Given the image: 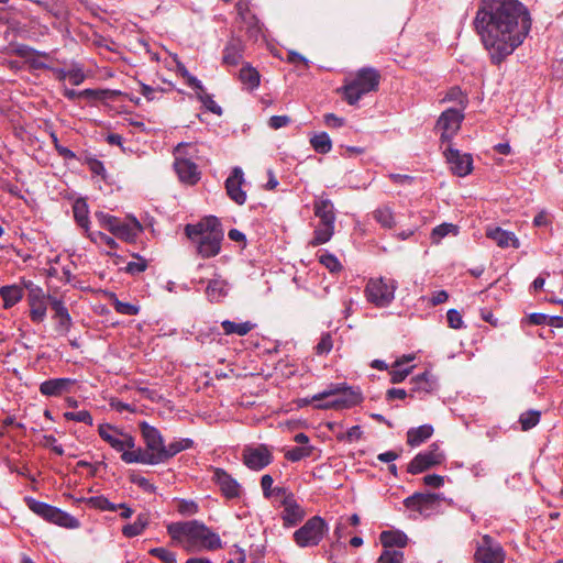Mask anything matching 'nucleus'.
<instances>
[{"label": "nucleus", "instance_id": "40", "mask_svg": "<svg viewBox=\"0 0 563 563\" xmlns=\"http://www.w3.org/2000/svg\"><path fill=\"white\" fill-rule=\"evenodd\" d=\"M88 507L100 511H118L117 504L110 501L106 496H92L86 499Z\"/></svg>", "mask_w": 563, "mask_h": 563}, {"label": "nucleus", "instance_id": "50", "mask_svg": "<svg viewBox=\"0 0 563 563\" xmlns=\"http://www.w3.org/2000/svg\"><path fill=\"white\" fill-rule=\"evenodd\" d=\"M12 53L19 57L26 58V60L32 56H43L47 57L48 55L46 53H41L32 48L31 46H27L25 44H18L12 47Z\"/></svg>", "mask_w": 563, "mask_h": 563}, {"label": "nucleus", "instance_id": "13", "mask_svg": "<svg viewBox=\"0 0 563 563\" xmlns=\"http://www.w3.org/2000/svg\"><path fill=\"white\" fill-rule=\"evenodd\" d=\"M273 450L269 445L247 444L242 450V462L251 471L260 472L272 464Z\"/></svg>", "mask_w": 563, "mask_h": 563}, {"label": "nucleus", "instance_id": "48", "mask_svg": "<svg viewBox=\"0 0 563 563\" xmlns=\"http://www.w3.org/2000/svg\"><path fill=\"white\" fill-rule=\"evenodd\" d=\"M333 347L332 335L329 332L322 333L319 342L314 346L317 355H327Z\"/></svg>", "mask_w": 563, "mask_h": 563}, {"label": "nucleus", "instance_id": "23", "mask_svg": "<svg viewBox=\"0 0 563 563\" xmlns=\"http://www.w3.org/2000/svg\"><path fill=\"white\" fill-rule=\"evenodd\" d=\"M279 507L284 508L282 519L285 527H295L305 517V510L297 503L295 495H288V499L280 500Z\"/></svg>", "mask_w": 563, "mask_h": 563}, {"label": "nucleus", "instance_id": "33", "mask_svg": "<svg viewBox=\"0 0 563 563\" xmlns=\"http://www.w3.org/2000/svg\"><path fill=\"white\" fill-rule=\"evenodd\" d=\"M73 213L76 223L85 230L87 234L90 230L89 208L84 198H78L73 205Z\"/></svg>", "mask_w": 563, "mask_h": 563}, {"label": "nucleus", "instance_id": "28", "mask_svg": "<svg viewBox=\"0 0 563 563\" xmlns=\"http://www.w3.org/2000/svg\"><path fill=\"white\" fill-rule=\"evenodd\" d=\"M244 45L240 40H231L223 49L222 62L228 66H236L243 58Z\"/></svg>", "mask_w": 563, "mask_h": 563}, {"label": "nucleus", "instance_id": "47", "mask_svg": "<svg viewBox=\"0 0 563 563\" xmlns=\"http://www.w3.org/2000/svg\"><path fill=\"white\" fill-rule=\"evenodd\" d=\"M64 418L67 421H76V422H82L88 426L93 424L92 416L88 410H80V411H66L64 413Z\"/></svg>", "mask_w": 563, "mask_h": 563}, {"label": "nucleus", "instance_id": "30", "mask_svg": "<svg viewBox=\"0 0 563 563\" xmlns=\"http://www.w3.org/2000/svg\"><path fill=\"white\" fill-rule=\"evenodd\" d=\"M411 388H410V396L415 397V394H418L419 396L421 394L426 395L431 393L434 389V380L432 379V376L424 372L420 375H417L411 379Z\"/></svg>", "mask_w": 563, "mask_h": 563}, {"label": "nucleus", "instance_id": "51", "mask_svg": "<svg viewBox=\"0 0 563 563\" xmlns=\"http://www.w3.org/2000/svg\"><path fill=\"white\" fill-rule=\"evenodd\" d=\"M86 76L82 67L79 64H73L71 68L67 69V79L74 86H79L84 82Z\"/></svg>", "mask_w": 563, "mask_h": 563}, {"label": "nucleus", "instance_id": "6", "mask_svg": "<svg viewBox=\"0 0 563 563\" xmlns=\"http://www.w3.org/2000/svg\"><path fill=\"white\" fill-rule=\"evenodd\" d=\"M313 213L320 222L314 229L310 245L318 246L331 240L334 234V223L336 219L334 205L324 192L314 197Z\"/></svg>", "mask_w": 563, "mask_h": 563}, {"label": "nucleus", "instance_id": "59", "mask_svg": "<svg viewBox=\"0 0 563 563\" xmlns=\"http://www.w3.org/2000/svg\"><path fill=\"white\" fill-rule=\"evenodd\" d=\"M320 263L324 265L331 273L341 271L342 265L333 254H323L320 256Z\"/></svg>", "mask_w": 563, "mask_h": 563}, {"label": "nucleus", "instance_id": "11", "mask_svg": "<svg viewBox=\"0 0 563 563\" xmlns=\"http://www.w3.org/2000/svg\"><path fill=\"white\" fill-rule=\"evenodd\" d=\"M327 531L325 520L320 516H313L294 532V541L300 548L316 547L322 541Z\"/></svg>", "mask_w": 563, "mask_h": 563}, {"label": "nucleus", "instance_id": "53", "mask_svg": "<svg viewBox=\"0 0 563 563\" xmlns=\"http://www.w3.org/2000/svg\"><path fill=\"white\" fill-rule=\"evenodd\" d=\"M82 163L89 167L93 175L101 176L103 179L106 178V168L101 161L91 156H85Z\"/></svg>", "mask_w": 563, "mask_h": 563}, {"label": "nucleus", "instance_id": "54", "mask_svg": "<svg viewBox=\"0 0 563 563\" xmlns=\"http://www.w3.org/2000/svg\"><path fill=\"white\" fill-rule=\"evenodd\" d=\"M113 308L118 313L125 316H136L140 311V308L137 306L132 305L130 302L120 301L117 298L113 301Z\"/></svg>", "mask_w": 563, "mask_h": 563}, {"label": "nucleus", "instance_id": "15", "mask_svg": "<svg viewBox=\"0 0 563 563\" xmlns=\"http://www.w3.org/2000/svg\"><path fill=\"white\" fill-rule=\"evenodd\" d=\"M22 285L29 290L27 303L30 307V318L34 323H41L46 318L47 297L43 289L33 284L32 280H22Z\"/></svg>", "mask_w": 563, "mask_h": 563}, {"label": "nucleus", "instance_id": "34", "mask_svg": "<svg viewBox=\"0 0 563 563\" xmlns=\"http://www.w3.org/2000/svg\"><path fill=\"white\" fill-rule=\"evenodd\" d=\"M227 282L220 277L209 280L206 295L211 302H220L228 294Z\"/></svg>", "mask_w": 563, "mask_h": 563}, {"label": "nucleus", "instance_id": "21", "mask_svg": "<svg viewBox=\"0 0 563 563\" xmlns=\"http://www.w3.org/2000/svg\"><path fill=\"white\" fill-rule=\"evenodd\" d=\"M244 183V173L239 166L232 168L224 183L228 197L239 206L246 202V191L242 188Z\"/></svg>", "mask_w": 563, "mask_h": 563}, {"label": "nucleus", "instance_id": "41", "mask_svg": "<svg viewBox=\"0 0 563 563\" xmlns=\"http://www.w3.org/2000/svg\"><path fill=\"white\" fill-rule=\"evenodd\" d=\"M374 219L386 229L395 225L394 213L389 207H380L373 212Z\"/></svg>", "mask_w": 563, "mask_h": 563}, {"label": "nucleus", "instance_id": "42", "mask_svg": "<svg viewBox=\"0 0 563 563\" xmlns=\"http://www.w3.org/2000/svg\"><path fill=\"white\" fill-rule=\"evenodd\" d=\"M313 452V446H294L285 452V459L290 462H299L306 457H310Z\"/></svg>", "mask_w": 563, "mask_h": 563}, {"label": "nucleus", "instance_id": "5", "mask_svg": "<svg viewBox=\"0 0 563 563\" xmlns=\"http://www.w3.org/2000/svg\"><path fill=\"white\" fill-rule=\"evenodd\" d=\"M380 78L379 71L374 67L358 69L341 88L343 99L351 106L356 104L363 96L378 90Z\"/></svg>", "mask_w": 563, "mask_h": 563}, {"label": "nucleus", "instance_id": "2", "mask_svg": "<svg viewBox=\"0 0 563 563\" xmlns=\"http://www.w3.org/2000/svg\"><path fill=\"white\" fill-rule=\"evenodd\" d=\"M172 543L183 547L187 552L199 549L218 550L222 542L216 532L198 520L170 522L166 526Z\"/></svg>", "mask_w": 563, "mask_h": 563}, {"label": "nucleus", "instance_id": "17", "mask_svg": "<svg viewBox=\"0 0 563 563\" xmlns=\"http://www.w3.org/2000/svg\"><path fill=\"white\" fill-rule=\"evenodd\" d=\"M441 497L434 493H415L404 500V506L423 517L435 512L440 506Z\"/></svg>", "mask_w": 563, "mask_h": 563}, {"label": "nucleus", "instance_id": "36", "mask_svg": "<svg viewBox=\"0 0 563 563\" xmlns=\"http://www.w3.org/2000/svg\"><path fill=\"white\" fill-rule=\"evenodd\" d=\"M221 328L225 335L236 334L239 336H244L255 328V323L251 321L238 323L231 320H224L221 322Z\"/></svg>", "mask_w": 563, "mask_h": 563}, {"label": "nucleus", "instance_id": "60", "mask_svg": "<svg viewBox=\"0 0 563 563\" xmlns=\"http://www.w3.org/2000/svg\"><path fill=\"white\" fill-rule=\"evenodd\" d=\"M243 22L247 25L246 33L249 34V36L257 38V36L262 32L260 21L257 20V18L255 15H250L247 16V20Z\"/></svg>", "mask_w": 563, "mask_h": 563}, {"label": "nucleus", "instance_id": "58", "mask_svg": "<svg viewBox=\"0 0 563 563\" xmlns=\"http://www.w3.org/2000/svg\"><path fill=\"white\" fill-rule=\"evenodd\" d=\"M135 262H129L125 266V272L131 275L143 273L147 268V262L143 257L135 255Z\"/></svg>", "mask_w": 563, "mask_h": 563}, {"label": "nucleus", "instance_id": "22", "mask_svg": "<svg viewBox=\"0 0 563 563\" xmlns=\"http://www.w3.org/2000/svg\"><path fill=\"white\" fill-rule=\"evenodd\" d=\"M76 379L68 377L51 378L40 384L38 390L46 397H59L73 390Z\"/></svg>", "mask_w": 563, "mask_h": 563}, {"label": "nucleus", "instance_id": "19", "mask_svg": "<svg viewBox=\"0 0 563 563\" xmlns=\"http://www.w3.org/2000/svg\"><path fill=\"white\" fill-rule=\"evenodd\" d=\"M505 556L501 544L488 534L483 536L474 554L475 563H504Z\"/></svg>", "mask_w": 563, "mask_h": 563}, {"label": "nucleus", "instance_id": "20", "mask_svg": "<svg viewBox=\"0 0 563 563\" xmlns=\"http://www.w3.org/2000/svg\"><path fill=\"white\" fill-rule=\"evenodd\" d=\"M443 155L450 165L451 172L459 177H465L473 170V157L471 154L461 153L452 144L443 146Z\"/></svg>", "mask_w": 563, "mask_h": 563}, {"label": "nucleus", "instance_id": "12", "mask_svg": "<svg viewBox=\"0 0 563 563\" xmlns=\"http://www.w3.org/2000/svg\"><path fill=\"white\" fill-rule=\"evenodd\" d=\"M99 437L107 442L114 451L123 452L132 451L135 448V438L110 423H101L98 427Z\"/></svg>", "mask_w": 563, "mask_h": 563}, {"label": "nucleus", "instance_id": "37", "mask_svg": "<svg viewBox=\"0 0 563 563\" xmlns=\"http://www.w3.org/2000/svg\"><path fill=\"white\" fill-rule=\"evenodd\" d=\"M380 543L384 548H404L407 545L408 538L400 531H383L379 536Z\"/></svg>", "mask_w": 563, "mask_h": 563}, {"label": "nucleus", "instance_id": "8", "mask_svg": "<svg viewBox=\"0 0 563 563\" xmlns=\"http://www.w3.org/2000/svg\"><path fill=\"white\" fill-rule=\"evenodd\" d=\"M24 503L31 511L49 523L66 529H77L80 526L77 518L55 506L36 500L33 497H25Z\"/></svg>", "mask_w": 563, "mask_h": 563}, {"label": "nucleus", "instance_id": "31", "mask_svg": "<svg viewBox=\"0 0 563 563\" xmlns=\"http://www.w3.org/2000/svg\"><path fill=\"white\" fill-rule=\"evenodd\" d=\"M239 79L242 82L243 88L249 91L255 90L261 84L260 73L250 64L244 65L240 69Z\"/></svg>", "mask_w": 563, "mask_h": 563}, {"label": "nucleus", "instance_id": "1", "mask_svg": "<svg viewBox=\"0 0 563 563\" xmlns=\"http://www.w3.org/2000/svg\"><path fill=\"white\" fill-rule=\"evenodd\" d=\"M473 24L492 63L499 65L525 42L532 19L519 0H482Z\"/></svg>", "mask_w": 563, "mask_h": 563}, {"label": "nucleus", "instance_id": "43", "mask_svg": "<svg viewBox=\"0 0 563 563\" xmlns=\"http://www.w3.org/2000/svg\"><path fill=\"white\" fill-rule=\"evenodd\" d=\"M541 418V412L538 410H528L520 415L519 417V423L522 431H528L532 428H534L539 422Z\"/></svg>", "mask_w": 563, "mask_h": 563}, {"label": "nucleus", "instance_id": "25", "mask_svg": "<svg viewBox=\"0 0 563 563\" xmlns=\"http://www.w3.org/2000/svg\"><path fill=\"white\" fill-rule=\"evenodd\" d=\"M486 236L495 241L496 244L501 249L510 246L514 249L520 247V241L516 234L499 227L487 229Z\"/></svg>", "mask_w": 563, "mask_h": 563}, {"label": "nucleus", "instance_id": "62", "mask_svg": "<svg viewBox=\"0 0 563 563\" xmlns=\"http://www.w3.org/2000/svg\"><path fill=\"white\" fill-rule=\"evenodd\" d=\"M131 482L135 485H137L140 488H142L146 493H154L156 487L154 484H152L147 478L139 475H134L131 477Z\"/></svg>", "mask_w": 563, "mask_h": 563}, {"label": "nucleus", "instance_id": "44", "mask_svg": "<svg viewBox=\"0 0 563 563\" xmlns=\"http://www.w3.org/2000/svg\"><path fill=\"white\" fill-rule=\"evenodd\" d=\"M95 218L97 219L100 227L108 230L113 234L115 227L118 225L120 219L111 216L109 213H106L103 211H97L95 213Z\"/></svg>", "mask_w": 563, "mask_h": 563}, {"label": "nucleus", "instance_id": "26", "mask_svg": "<svg viewBox=\"0 0 563 563\" xmlns=\"http://www.w3.org/2000/svg\"><path fill=\"white\" fill-rule=\"evenodd\" d=\"M194 446V441L188 438L178 439L173 442H170L167 446L164 445V449L161 451V453L157 455L158 459L155 461L161 463H165L172 457H174L179 452H183L185 450L191 449Z\"/></svg>", "mask_w": 563, "mask_h": 563}, {"label": "nucleus", "instance_id": "56", "mask_svg": "<svg viewBox=\"0 0 563 563\" xmlns=\"http://www.w3.org/2000/svg\"><path fill=\"white\" fill-rule=\"evenodd\" d=\"M148 553L164 563H176V554L165 548H153Z\"/></svg>", "mask_w": 563, "mask_h": 563}, {"label": "nucleus", "instance_id": "16", "mask_svg": "<svg viewBox=\"0 0 563 563\" xmlns=\"http://www.w3.org/2000/svg\"><path fill=\"white\" fill-rule=\"evenodd\" d=\"M464 119L462 109L450 108L440 115L437 128L441 130V147L450 144L452 137L457 133Z\"/></svg>", "mask_w": 563, "mask_h": 563}, {"label": "nucleus", "instance_id": "10", "mask_svg": "<svg viewBox=\"0 0 563 563\" xmlns=\"http://www.w3.org/2000/svg\"><path fill=\"white\" fill-rule=\"evenodd\" d=\"M397 287V282L394 279L384 277L369 278L364 288V296L375 307L386 308L395 299Z\"/></svg>", "mask_w": 563, "mask_h": 563}, {"label": "nucleus", "instance_id": "7", "mask_svg": "<svg viewBox=\"0 0 563 563\" xmlns=\"http://www.w3.org/2000/svg\"><path fill=\"white\" fill-rule=\"evenodd\" d=\"M313 399L325 400L314 405L316 409H345L358 405L362 395L346 384H331L323 391L313 395Z\"/></svg>", "mask_w": 563, "mask_h": 563}, {"label": "nucleus", "instance_id": "49", "mask_svg": "<svg viewBox=\"0 0 563 563\" xmlns=\"http://www.w3.org/2000/svg\"><path fill=\"white\" fill-rule=\"evenodd\" d=\"M176 509L181 516H194L199 511V506L194 500L179 499Z\"/></svg>", "mask_w": 563, "mask_h": 563}, {"label": "nucleus", "instance_id": "9", "mask_svg": "<svg viewBox=\"0 0 563 563\" xmlns=\"http://www.w3.org/2000/svg\"><path fill=\"white\" fill-rule=\"evenodd\" d=\"M191 151L196 152V148L190 143H179L174 148V169L179 180L187 185H196L201 175L197 164L192 162Z\"/></svg>", "mask_w": 563, "mask_h": 563}, {"label": "nucleus", "instance_id": "24", "mask_svg": "<svg viewBox=\"0 0 563 563\" xmlns=\"http://www.w3.org/2000/svg\"><path fill=\"white\" fill-rule=\"evenodd\" d=\"M48 300L51 308L54 310L53 318L58 321L56 330L63 334L67 333L73 324L68 309L60 299L48 297Z\"/></svg>", "mask_w": 563, "mask_h": 563}, {"label": "nucleus", "instance_id": "64", "mask_svg": "<svg viewBox=\"0 0 563 563\" xmlns=\"http://www.w3.org/2000/svg\"><path fill=\"white\" fill-rule=\"evenodd\" d=\"M290 123V118L287 115H273L268 121L269 128L278 130Z\"/></svg>", "mask_w": 563, "mask_h": 563}, {"label": "nucleus", "instance_id": "61", "mask_svg": "<svg viewBox=\"0 0 563 563\" xmlns=\"http://www.w3.org/2000/svg\"><path fill=\"white\" fill-rule=\"evenodd\" d=\"M200 102L210 112L219 115L222 113L221 107L213 100V97L208 92H203V95L200 96Z\"/></svg>", "mask_w": 563, "mask_h": 563}, {"label": "nucleus", "instance_id": "29", "mask_svg": "<svg viewBox=\"0 0 563 563\" xmlns=\"http://www.w3.org/2000/svg\"><path fill=\"white\" fill-rule=\"evenodd\" d=\"M150 525V514L140 512L133 523H126L122 527L121 532L125 538H134L141 536Z\"/></svg>", "mask_w": 563, "mask_h": 563}, {"label": "nucleus", "instance_id": "63", "mask_svg": "<svg viewBox=\"0 0 563 563\" xmlns=\"http://www.w3.org/2000/svg\"><path fill=\"white\" fill-rule=\"evenodd\" d=\"M273 483L274 479L269 474H265L261 478V487L263 490V495L265 498H272L273 497Z\"/></svg>", "mask_w": 563, "mask_h": 563}, {"label": "nucleus", "instance_id": "39", "mask_svg": "<svg viewBox=\"0 0 563 563\" xmlns=\"http://www.w3.org/2000/svg\"><path fill=\"white\" fill-rule=\"evenodd\" d=\"M312 148L319 154H328L332 150V142L328 133L320 132L310 139Z\"/></svg>", "mask_w": 563, "mask_h": 563}, {"label": "nucleus", "instance_id": "4", "mask_svg": "<svg viewBox=\"0 0 563 563\" xmlns=\"http://www.w3.org/2000/svg\"><path fill=\"white\" fill-rule=\"evenodd\" d=\"M139 428L146 449L134 448L132 451L123 452L121 460L126 464L140 463L145 465H157V455L164 449V438L159 430L146 421L139 423Z\"/></svg>", "mask_w": 563, "mask_h": 563}, {"label": "nucleus", "instance_id": "55", "mask_svg": "<svg viewBox=\"0 0 563 563\" xmlns=\"http://www.w3.org/2000/svg\"><path fill=\"white\" fill-rule=\"evenodd\" d=\"M404 553L396 550H384L377 560V563H402Z\"/></svg>", "mask_w": 563, "mask_h": 563}, {"label": "nucleus", "instance_id": "18", "mask_svg": "<svg viewBox=\"0 0 563 563\" xmlns=\"http://www.w3.org/2000/svg\"><path fill=\"white\" fill-rule=\"evenodd\" d=\"M444 461V454L437 443H432L428 450L418 453L408 464L407 472L420 474L430 467L440 465Z\"/></svg>", "mask_w": 563, "mask_h": 563}, {"label": "nucleus", "instance_id": "52", "mask_svg": "<svg viewBox=\"0 0 563 563\" xmlns=\"http://www.w3.org/2000/svg\"><path fill=\"white\" fill-rule=\"evenodd\" d=\"M456 230V227L451 223H442L435 227L431 232V240L433 243H439L449 233Z\"/></svg>", "mask_w": 563, "mask_h": 563}, {"label": "nucleus", "instance_id": "57", "mask_svg": "<svg viewBox=\"0 0 563 563\" xmlns=\"http://www.w3.org/2000/svg\"><path fill=\"white\" fill-rule=\"evenodd\" d=\"M446 320H448L449 327L454 330H460V329L465 328L463 317H462L461 312L457 311L456 309H450L446 312Z\"/></svg>", "mask_w": 563, "mask_h": 563}, {"label": "nucleus", "instance_id": "46", "mask_svg": "<svg viewBox=\"0 0 563 563\" xmlns=\"http://www.w3.org/2000/svg\"><path fill=\"white\" fill-rule=\"evenodd\" d=\"M86 235L95 244H104L111 250H114L118 247V243L115 242L114 239H112L111 236H109L100 231H97V232L89 231Z\"/></svg>", "mask_w": 563, "mask_h": 563}, {"label": "nucleus", "instance_id": "27", "mask_svg": "<svg viewBox=\"0 0 563 563\" xmlns=\"http://www.w3.org/2000/svg\"><path fill=\"white\" fill-rule=\"evenodd\" d=\"M141 232V223L139 222V220L133 218L129 222L120 220L118 225L115 227L113 235L126 242H133Z\"/></svg>", "mask_w": 563, "mask_h": 563}, {"label": "nucleus", "instance_id": "45", "mask_svg": "<svg viewBox=\"0 0 563 563\" xmlns=\"http://www.w3.org/2000/svg\"><path fill=\"white\" fill-rule=\"evenodd\" d=\"M443 101L457 102L460 104V107H461L460 109H462V111L466 108V104L468 102L467 96L465 93H463L461 88L457 86H454L448 90L445 97L443 98Z\"/></svg>", "mask_w": 563, "mask_h": 563}, {"label": "nucleus", "instance_id": "35", "mask_svg": "<svg viewBox=\"0 0 563 563\" xmlns=\"http://www.w3.org/2000/svg\"><path fill=\"white\" fill-rule=\"evenodd\" d=\"M433 434L431 424H423L418 428H411L407 432V444L415 448L427 441Z\"/></svg>", "mask_w": 563, "mask_h": 563}, {"label": "nucleus", "instance_id": "38", "mask_svg": "<svg viewBox=\"0 0 563 563\" xmlns=\"http://www.w3.org/2000/svg\"><path fill=\"white\" fill-rule=\"evenodd\" d=\"M415 357L412 355H404L402 358L400 360H397L394 365H393V368L390 371V380L393 384H398V383H401L410 373L411 371V367L410 368H402V364L404 363H409L413 360Z\"/></svg>", "mask_w": 563, "mask_h": 563}, {"label": "nucleus", "instance_id": "3", "mask_svg": "<svg viewBox=\"0 0 563 563\" xmlns=\"http://www.w3.org/2000/svg\"><path fill=\"white\" fill-rule=\"evenodd\" d=\"M185 233L202 258L214 257L220 253L223 230L217 217H206L196 224H187Z\"/></svg>", "mask_w": 563, "mask_h": 563}, {"label": "nucleus", "instance_id": "32", "mask_svg": "<svg viewBox=\"0 0 563 563\" xmlns=\"http://www.w3.org/2000/svg\"><path fill=\"white\" fill-rule=\"evenodd\" d=\"M23 288L19 285H7L0 288V297L3 300L4 309L12 308L23 298Z\"/></svg>", "mask_w": 563, "mask_h": 563}, {"label": "nucleus", "instance_id": "14", "mask_svg": "<svg viewBox=\"0 0 563 563\" xmlns=\"http://www.w3.org/2000/svg\"><path fill=\"white\" fill-rule=\"evenodd\" d=\"M211 481L218 486L221 495L228 500L240 499L243 495L242 485L224 468L210 466Z\"/></svg>", "mask_w": 563, "mask_h": 563}]
</instances>
